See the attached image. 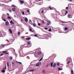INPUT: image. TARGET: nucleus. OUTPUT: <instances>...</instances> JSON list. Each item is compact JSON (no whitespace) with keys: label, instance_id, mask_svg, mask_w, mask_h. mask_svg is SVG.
I'll return each instance as SVG.
<instances>
[{"label":"nucleus","instance_id":"nucleus-28","mask_svg":"<svg viewBox=\"0 0 74 74\" xmlns=\"http://www.w3.org/2000/svg\"><path fill=\"white\" fill-rule=\"evenodd\" d=\"M49 32H52V29H50L49 30Z\"/></svg>","mask_w":74,"mask_h":74},{"label":"nucleus","instance_id":"nucleus-24","mask_svg":"<svg viewBox=\"0 0 74 74\" xmlns=\"http://www.w3.org/2000/svg\"><path fill=\"white\" fill-rule=\"evenodd\" d=\"M34 71V69H32V70H30L29 71L30 72L31 71Z\"/></svg>","mask_w":74,"mask_h":74},{"label":"nucleus","instance_id":"nucleus-47","mask_svg":"<svg viewBox=\"0 0 74 74\" xmlns=\"http://www.w3.org/2000/svg\"><path fill=\"white\" fill-rule=\"evenodd\" d=\"M27 11L28 12L30 13V11H29V10H27Z\"/></svg>","mask_w":74,"mask_h":74},{"label":"nucleus","instance_id":"nucleus-38","mask_svg":"<svg viewBox=\"0 0 74 74\" xmlns=\"http://www.w3.org/2000/svg\"><path fill=\"white\" fill-rule=\"evenodd\" d=\"M70 61H68V62L67 63V64H69V63H70Z\"/></svg>","mask_w":74,"mask_h":74},{"label":"nucleus","instance_id":"nucleus-56","mask_svg":"<svg viewBox=\"0 0 74 74\" xmlns=\"http://www.w3.org/2000/svg\"><path fill=\"white\" fill-rule=\"evenodd\" d=\"M5 54H8V53H5Z\"/></svg>","mask_w":74,"mask_h":74},{"label":"nucleus","instance_id":"nucleus-46","mask_svg":"<svg viewBox=\"0 0 74 74\" xmlns=\"http://www.w3.org/2000/svg\"><path fill=\"white\" fill-rule=\"evenodd\" d=\"M6 15H10V14H8V13L6 14Z\"/></svg>","mask_w":74,"mask_h":74},{"label":"nucleus","instance_id":"nucleus-43","mask_svg":"<svg viewBox=\"0 0 74 74\" xmlns=\"http://www.w3.org/2000/svg\"><path fill=\"white\" fill-rule=\"evenodd\" d=\"M41 12L42 13H43V12H44V10H42V11H41Z\"/></svg>","mask_w":74,"mask_h":74},{"label":"nucleus","instance_id":"nucleus-53","mask_svg":"<svg viewBox=\"0 0 74 74\" xmlns=\"http://www.w3.org/2000/svg\"><path fill=\"white\" fill-rule=\"evenodd\" d=\"M12 64H14V62H13L12 63Z\"/></svg>","mask_w":74,"mask_h":74},{"label":"nucleus","instance_id":"nucleus-39","mask_svg":"<svg viewBox=\"0 0 74 74\" xmlns=\"http://www.w3.org/2000/svg\"><path fill=\"white\" fill-rule=\"evenodd\" d=\"M3 21H4L5 22H6V20H5V18H4V19H3Z\"/></svg>","mask_w":74,"mask_h":74},{"label":"nucleus","instance_id":"nucleus-34","mask_svg":"<svg viewBox=\"0 0 74 74\" xmlns=\"http://www.w3.org/2000/svg\"><path fill=\"white\" fill-rule=\"evenodd\" d=\"M67 12H68L67 11H66V13L65 14V15H66V14H67Z\"/></svg>","mask_w":74,"mask_h":74},{"label":"nucleus","instance_id":"nucleus-21","mask_svg":"<svg viewBox=\"0 0 74 74\" xmlns=\"http://www.w3.org/2000/svg\"><path fill=\"white\" fill-rule=\"evenodd\" d=\"M65 30H68V28H67V27H65Z\"/></svg>","mask_w":74,"mask_h":74},{"label":"nucleus","instance_id":"nucleus-52","mask_svg":"<svg viewBox=\"0 0 74 74\" xmlns=\"http://www.w3.org/2000/svg\"><path fill=\"white\" fill-rule=\"evenodd\" d=\"M21 21H23V19H21Z\"/></svg>","mask_w":74,"mask_h":74},{"label":"nucleus","instance_id":"nucleus-45","mask_svg":"<svg viewBox=\"0 0 74 74\" xmlns=\"http://www.w3.org/2000/svg\"><path fill=\"white\" fill-rule=\"evenodd\" d=\"M4 54H1V56H3V55H4Z\"/></svg>","mask_w":74,"mask_h":74},{"label":"nucleus","instance_id":"nucleus-44","mask_svg":"<svg viewBox=\"0 0 74 74\" xmlns=\"http://www.w3.org/2000/svg\"><path fill=\"white\" fill-rule=\"evenodd\" d=\"M45 30H47V29H48V28L47 27H45Z\"/></svg>","mask_w":74,"mask_h":74},{"label":"nucleus","instance_id":"nucleus-25","mask_svg":"<svg viewBox=\"0 0 74 74\" xmlns=\"http://www.w3.org/2000/svg\"><path fill=\"white\" fill-rule=\"evenodd\" d=\"M2 72H3V73H4L5 72V70H2L1 71Z\"/></svg>","mask_w":74,"mask_h":74},{"label":"nucleus","instance_id":"nucleus-12","mask_svg":"<svg viewBox=\"0 0 74 74\" xmlns=\"http://www.w3.org/2000/svg\"><path fill=\"white\" fill-rule=\"evenodd\" d=\"M42 24H45V21H44L42 20Z\"/></svg>","mask_w":74,"mask_h":74},{"label":"nucleus","instance_id":"nucleus-4","mask_svg":"<svg viewBox=\"0 0 74 74\" xmlns=\"http://www.w3.org/2000/svg\"><path fill=\"white\" fill-rule=\"evenodd\" d=\"M5 24H6V26H8V25H9V23L8 22V21H6L5 22Z\"/></svg>","mask_w":74,"mask_h":74},{"label":"nucleus","instance_id":"nucleus-59","mask_svg":"<svg viewBox=\"0 0 74 74\" xmlns=\"http://www.w3.org/2000/svg\"><path fill=\"white\" fill-rule=\"evenodd\" d=\"M30 21L31 22H32V21L31 20H30Z\"/></svg>","mask_w":74,"mask_h":74},{"label":"nucleus","instance_id":"nucleus-42","mask_svg":"<svg viewBox=\"0 0 74 74\" xmlns=\"http://www.w3.org/2000/svg\"><path fill=\"white\" fill-rule=\"evenodd\" d=\"M68 8H69L68 7H66V10H68Z\"/></svg>","mask_w":74,"mask_h":74},{"label":"nucleus","instance_id":"nucleus-16","mask_svg":"<svg viewBox=\"0 0 74 74\" xmlns=\"http://www.w3.org/2000/svg\"><path fill=\"white\" fill-rule=\"evenodd\" d=\"M71 16V14H69V15H68V17L69 18H70V16Z\"/></svg>","mask_w":74,"mask_h":74},{"label":"nucleus","instance_id":"nucleus-13","mask_svg":"<svg viewBox=\"0 0 74 74\" xmlns=\"http://www.w3.org/2000/svg\"><path fill=\"white\" fill-rule=\"evenodd\" d=\"M31 39V38H26V40H30Z\"/></svg>","mask_w":74,"mask_h":74},{"label":"nucleus","instance_id":"nucleus-10","mask_svg":"<svg viewBox=\"0 0 74 74\" xmlns=\"http://www.w3.org/2000/svg\"><path fill=\"white\" fill-rule=\"evenodd\" d=\"M71 74H74V71H73V70H71Z\"/></svg>","mask_w":74,"mask_h":74},{"label":"nucleus","instance_id":"nucleus-1","mask_svg":"<svg viewBox=\"0 0 74 74\" xmlns=\"http://www.w3.org/2000/svg\"><path fill=\"white\" fill-rule=\"evenodd\" d=\"M41 63L39 62L36 65V66H41Z\"/></svg>","mask_w":74,"mask_h":74},{"label":"nucleus","instance_id":"nucleus-31","mask_svg":"<svg viewBox=\"0 0 74 74\" xmlns=\"http://www.w3.org/2000/svg\"><path fill=\"white\" fill-rule=\"evenodd\" d=\"M8 18L9 19H11V18L10 17H8Z\"/></svg>","mask_w":74,"mask_h":74},{"label":"nucleus","instance_id":"nucleus-36","mask_svg":"<svg viewBox=\"0 0 74 74\" xmlns=\"http://www.w3.org/2000/svg\"><path fill=\"white\" fill-rule=\"evenodd\" d=\"M34 36H35V37H37V34H35L34 35Z\"/></svg>","mask_w":74,"mask_h":74},{"label":"nucleus","instance_id":"nucleus-57","mask_svg":"<svg viewBox=\"0 0 74 74\" xmlns=\"http://www.w3.org/2000/svg\"><path fill=\"white\" fill-rule=\"evenodd\" d=\"M38 49H40V48H38Z\"/></svg>","mask_w":74,"mask_h":74},{"label":"nucleus","instance_id":"nucleus-23","mask_svg":"<svg viewBox=\"0 0 74 74\" xmlns=\"http://www.w3.org/2000/svg\"><path fill=\"white\" fill-rule=\"evenodd\" d=\"M47 22H48V23L49 24H50L51 23V21H47Z\"/></svg>","mask_w":74,"mask_h":74},{"label":"nucleus","instance_id":"nucleus-48","mask_svg":"<svg viewBox=\"0 0 74 74\" xmlns=\"http://www.w3.org/2000/svg\"><path fill=\"white\" fill-rule=\"evenodd\" d=\"M57 65H58V66H59V63H58Z\"/></svg>","mask_w":74,"mask_h":74},{"label":"nucleus","instance_id":"nucleus-18","mask_svg":"<svg viewBox=\"0 0 74 74\" xmlns=\"http://www.w3.org/2000/svg\"><path fill=\"white\" fill-rule=\"evenodd\" d=\"M27 44L28 45H30V44H31V42H30V41H28L27 42Z\"/></svg>","mask_w":74,"mask_h":74},{"label":"nucleus","instance_id":"nucleus-58","mask_svg":"<svg viewBox=\"0 0 74 74\" xmlns=\"http://www.w3.org/2000/svg\"><path fill=\"white\" fill-rule=\"evenodd\" d=\"M62 23H64V22H62Z\"/></svg>","mask_w":74,"mask_h":74},{"label":"nucleus","instance_id":"nucleus-54","mask_svg":"<svg viewBox=\"0 0 74 74\" xmlns=\"http://www.w3.org/2000/svg\"><path fill=\"white\" fill-rule=\"evenodd\" d=\"M26 34H28V32H27L25 33Z\"/></svg>","mask_w":74,"mask_h":74},{"label":"nucleus","instance_id":"nucleus-17","mask_svg":"<svg viewBox=\"0 0 74 74\" xmlns=\"http://www.w3.org/2000/svg\"><path fill=\"white\" fill-rule=\"evenodd\" d=\"M58 71H60V70H62V69H61L60 68H58Z\"/></svg>","mask_w":74,"mask_h":74},{"label":"nucleus","instance_id":"nucleus-49","mask_svg":"<svg viewBox=\"0 0 74 74\" xmlns=\"http://www.w3.org/2000/svg\"><path fill=\"white\" fill-rule=\"evenodd\" d=\"M6 41H7V42H9V40H6Z\"/></svg>","mask_w":74,"mask_h":74},{"label":"nucleus","instance_id":"nucleus-63","mask_svg":"<svg viewBox=\"0 0 74 74\" xmlns=\"http://www.w3.org/2000/svg\"><path fill=\"white\" fill-rule=\"evenodd\" d=\"M69 58H67L66 59V60H67V59H68Z\"/></svg>","mask_w":74,"mask_h":74},{"label":"nucleus","instance_id":"nucleus-62","mask_svg":"<svg viewBox=\"0 0 74 74\" xmlns=\"http://www.w3.org/2000/svg\"><path fill=\"white\" fill-rule=\"evenodd\" d=\"M46 67H48V66H47Z\"/></svg>","mask_w":74,"mask_h":74},{"label":"nucleus","instance_id":"nucleus-27","mask_svg":"<svg viewBox=\"0 0 74 74\" xmlns=\"http://www.w3.org/2000/svg\"><path fill=\"white\" fill-rule=\"evenodd\" d=\"M10 60H11L12 59V57H10Z\"/></svg>","mask_w":74,"mask_h":74},{"label":"nucleus","instance_id":"nucleus-6","mask_svg":"<svg viewBox=\"0 0 74 74\" xmlns=\"http://www.w3.org/2000/svg\"><path fill=\"white\" fill-rule=\"evenodd\" d=\"M9 30L10 33V34H12V31L11 30V29H10Z\"/></svg>","mask_w":74,"mask_h":74},{"label":"nucleus","instance_id":"nucleus-5","mask_svg":"<svg viewBox=\"0 0 74 74\" xmlns=\"http://www.w3.org/2000/svg\"><path fill=\"white\" fill-rule=\"evenodd\" d=\"M12 11H15V10H16V8H13L12 9Z\"/></svg>","mask_w":74,"mask_h":74},{"label":"nucleus","instance_id":"nucleus-51","mask_svg":"<svg viewBox=\"0 0 74 74\" xmlns=\"http://www.w3.org/2000/svg\"><path fill=\"white\" fill-rule=\"evenodd\" d=\"M47 25H49V23H47Z\"/></svg>","mask_w":74,"mask_h":74},{"label":"nucleus","instance_id":"nucleus-22","mask_svg":"<svg viewBox=\"0 0 74 74\" xmlns=\"http://www.w3.org/2000/svg\"><path fill=\"white\" fill-rule=\"evenodd\" d=\"M19 63V64H22V63H21L20 62H18V61H16V63Z\"/></svg>","mask_w":74,"mask_h":74},{"label":"nucleus","instance_id":"nucleus-15","mask_svg":"<svg viewBox=\"0 0 74 74\" xmlns=\"http://www.w3.org/2000/svg\"><path fill=\"white\" fill-rule=\"evenodd\" d=\"M10 23H11V24H13V25H14V23L13 22H12V21H11Z\"/></svg>","mask_w":74,"mask_h":74},{"label":"nucleus","instance_id":"nucleus-14","mask_svg":"<svg viewBox=\"0 0 74 74\" xmlns=\"http://www.w3.org/2000/svg\"><path fill=\"white\" fill-rule=\"evenodd\" d=\"M43 59V57H42L39 61V62H41L42 60V59Z\"/></svg>","mask_w":74,"mask_h":74},{"label":"nucleus","instance_id":"nucleus-60","mask_svg":"<svg viewBox=\"0 0 74 74\" xmlns=\"http://www.w3.org/2000/svg\"><path fill=\"white\" fill-rule=\"evenodd\" d=\"M14 49V51H15V49Z\"/></svg>","mask_w":74,"mask_h":74},{"label":"nucleus","instance_id":"nucleus-20","mask_svg":"<svg viewBox=\"0 0 74 74\" xmlns=\"http://www.w3.org/2000/svg\"><path fill=\"white\" fill-rule=\"evenodd\" d=\"M1 47H2L3 48H4V47H5V45H4L3 44L1 45Z\"/></svg>","mask_w":74,"mask_h":74},{"label":"nucleus","instance_id":"nucleus-30","mask_svg":"<svg viewBox=\"0 0 74 74\" xmlns=\"http://www.w3.org/2000/svg\"><path fill=\"white\" fill-rule=\"evenodd\" d=\"M22 14L23 15H24L25 14V12L22 11Z\"/></svg>","mask_w":74,"mask_h":74},{"label":"nucleus","instance_id":"nucleus-8","mask_svg":"<svg viewBox=\"0 0 74 74\" xmlns=\"http://www.w3.org/2000/svg\"><path fill=\"white\" fill-rule=\"evenodd\" d=\"M56 64L55 63H54L53 65V67H56Z\"/></svg>","mask_w":74,"mask_h":74},{"label":"nucleus","instance_id":"nucleus-37","mask_svg":"<svg viewBox=\"0 0 74 74\" xmlns=\"http://www.w3.org/2000/svg\"><path fill=\"white\" fill-rule=\"evenodd\" d=\"M6 66H5V68H3V70H5V69H6Z\"/></svg>","mask_w":74,"mask_h":74},{"label":"nucleus","instance_id":"nucleus-19","mask_svg":"<svg viewBox=\"0 0 74 74\" xmlns=\"http://www.w3.org/2000/svg\"><path fill=\"white\" fill-rule=\"evenodd\" d=\"M33 26H34V27H36V24H35V23H34L33 24Z\"/></svg>","mask_w":74,"mask_h":74},{"label":"nucleus","instance_id":"nucleus-32","mask_svg":"<svg viewBox=\"0 0 74 74\" xmlns=\"http://www.w3.org/2000/svg\"><path fill=\"white\" fill-rule=\"evenodd\" d=\"M3 53H7V51H3Z\"/></svg>","mask_w":74,"mask_h":74},{"label":"nucleus","instance_id":"nucleus-29","mask_svg":"<svg viewBox=\"0 0 74 74\" xmlns=\"http://www.w3.org/2000/svg\"><path fill=\"white\" fill-rule=\"evenodd\" d=\"M42 72L43 73H45V70H44Z\"/></svg>","mask_w":74,"mask_h":74},{"label":"nucleus","instance_id":"nucleus-64","mask_svg":"<svg viewBox=\"0 0 74 74\" xmlns=\"http://www.w3.org/2000/svg\"><path fill=\"white\" fill-rule=\"evenodd\" d=\"M38 1H41V0H39Z\"/></svg>","mask_w":74,"mask_h":74},{"label":"nucleus","instance_id":"nucleus-26","mask_svg":"<svg viewBox=\"0 0 74 74\" xmlns=\"http://www.w3.org/2000/svg\"><path fill=\"white\" fill-rule=\"evenodd\" d=\"M53 66V62H51V67H52Z\"/></svg>","mask_w":74,"mask_h":74},{"label":"nucleus","instance_id":"nucleus-55","mask_svg":"<svg viewBox=\"0 0 74 74\" xmlns=\"http://www.w3.org/2000/svg\"><path fill=\"white\" fill-rule=\"evenodd\" d=\"M1 37V35L0 34V37Z\"/></svg>","mask_w":74,"mask_h":74},{"label":"nucleus","instance_id":"nucleus-50","mask_svg":"<svg viewBox=\"0 0 74 74\" xmlns=\"http://www.w3.org/2000/svg\"><path fill=\"white\" fill-rule=\"evenodd\" d=\"M69 1H73V0H69Z\"/></svg>","mask_w":74,"mask_h":74},{"label":"nucleus","instance_id":"nucleus-40","mask_svg":"<svg viewBox=\"0 0 74 74\" xmlns=\"http://www.w3.org/2000/svg\"><path fill=\"white\" fill-rule=\"evenodd\" d=\"M38 25L39 26H40V25H41V24L40 23H38Z\"/></svg>","mask_w":74,"mask_h":74},{"label":"nucleus","instance_id":"nucleus-35","mask_svg":"<svg viewBox=\"0 0 74 74\" xmlns=\"http://www.w3.org/2000/svg\"><path fill=\"white\" fill-rule=\"evenodd\" d=\"M12 7H15V5H12Z\"/></svg>","mask_w":74,"mask_h":74},{"label":"nucleus","instance_id":"nucleus-3","mask_svg":"<svg viewBox=\"0 0 74 74\" xmlns=\"http://www.w3.org/2000/svg\"><path fill=\"white\" fill-rule=\"evenodd\" d=\"M41 53H42V52H41V51H38V55H41Z\"/></svg>","mask_w":74,"mask_h":74},{"label":"nucleus","instance_id":"nucleus-11","mask_svg":"<svg viewBox=\"0 0 74 74\" xmlns=\"http://www.w3.org/2000/svg\"><path fill=\"white\" fill-rule=\"evenodd\" d=\"M29 31L31 32H32V33H34V31H32V29L31 28H30L29 29Z\"/></svg>","mask_w":74,"mask_h":74},{"label":"nucleus","instance_id":"nucleus-41","mask_svg":"<svg viewBox=\"0 0 74 74\" xmlns=\"http://www.w3.org/2000/svg\"><path fill=\"white\" fill-rule=\"evenodd\" d=\"M20 34H21V33H20V32H18V34L19 36L20 35Z\"/></svg>","mask_w":74,"mask_h":74},{"label":"nucleus","instance_id":"nucleus-33","mask_svg":"<svg viewBox=\"0 0 74 74\" xmlns=\"http://www.w3.org/2000/svg\"><path fill=\"white\" fill-rule=\"evenodd\" d=\"M7 64L8 67V66H9V64L8 62H7Z\"/></svg>","mask_w":74,"mask_h":74},{"label":"nucleus","instance_id":"nucleus-61","mask_svg":"<svg viewBox=\"0 0 74 74\" xmlns=\"http://www.w3.org/2000/svg\"><path fill=\"white\" fill-rule=\"evenodd\" d=\"M9 11H11V10H9Z\"/></svg>","mask_w":74,"mask_h":74},{"label":"nucleus","instance_id":"nucleus-9","mask_svg":"<svg viewBox=\"0 0 74 74\" xmlns=\"http://www.w3.org/2000/svg\"><path fill=\"white\" fill-rule=\"evenodd\" d=\"M25 21L26 22H27V21H28V19H27V18H25Z\"/></svg>","mask_w":74,"mask_h":74},{"label":"nucleus","instance_id":"nucleus-2","mask_svg":"<svg viewBox=\"0 0 74 74\" xmlns=\"http://www.w3.org/2000/svg\"><path fill=\"white\" fill-rule=\"evenodd\" d=\"M20 1L21 4H23V3H25V2L24 1H22L21 0H20Z\"/></svg>","mask_w":74,"mask_h":74},{"label":"nucleus","instance_id":"nucleus-7","mask_svg":"<svg viewBox=\"0 0 74 74\" xmlns=\"http://www.w3.org/2000/svg\"><path fill=\"white\" fill-rule=\"evenodd\" d=\"M49 8L50 9V10H54L55 9V8H51L50 7H49Z\"/></svg>","mask_w":74,"mask_h":74}]
</instances>
